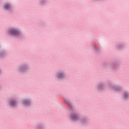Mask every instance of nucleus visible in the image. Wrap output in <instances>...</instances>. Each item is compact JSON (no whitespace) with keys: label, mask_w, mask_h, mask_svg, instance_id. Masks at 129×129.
Wrapping results in <instances>:
<instances>
[{"label":"nucleus","mask_w":129,"mask_h":129,"mask_svg":"<svg viewBox=\"0 0 129 129\" xmlns=\"http://www.w3.org/2000/svg\"><path fill=\"white\" fill-rule=\"evenodd\" d=\"M10 34H11L13 36H17L19 35V32H18V31L16 29H12L10 31Z\"/></svg>","instance_id":"1"},{"label":"nucleus","mask_w":129,"mask_h":129,"mask_svg":"<svg viewBox=\"0 0 129 129\" xmlns=\"http://www.w3.org/2000/svg\"><path fill=\"white\" fill-rule=\"evenodd\" d=\"M72 119L73 120H77L78 119V116L77 115L74 114L72 116Z\"/></svg>","instance_id":"2"},{"label":"nucleus","mask_w":129,"mask_h":129,"mask_svg":"<svg viewBox=\"0 0 129 129\" xmlns=\"http://www.w3.org/2000/svg\"><path fill=\"white\" fill-rule=\"evenodd\" d=\"M11 6H10L9 4H6L5 6V9L6 10H9V9H10Z\"/></svg>","instance_id":"3"},{"label":"nucleus","mask_w":129,"mask_h":129,"mask_svg":"<svg viewBox=\"0 0 129 129\" xmlns=\"http://www.w3.org/2000/svg\"><path fill=\"white\" fill-rule=\"evenodd\" d=\"M11 106H15V105H16V101H13L11 102Z\"/></svg>","instance_id":"4"},{"label":"nucleus","mask_w":129,"mask_h":129,"mask_svg":"<svg viewBox=\"0 0 129 129\" xmlns=\"http://www.w3.org/2000/svg\"><path fill=\"white\" fill-rule=\"evenodd\" d=\"M64 76V75L62 74H59L58 76V78H62Z\"/></svg>","instance_id":"5"},{"label":"nucleus","mask_w":129,"mask_h":129,"mask_svg":"<svg viewBox=\"0 0 129 129\" xmlns=\"http://www.w3.org/2000/svg\"><path fill=\"white\" fill-rule=\"evenodd\" d=\"M68 104H69V105H70V106H71V104L70 103V102L68 103Z\"/></svg>","instance_id":"6"},{"label":"nucleus","mask_w":129,"mask_h":129,"mask_svg":"<svg viewBox=\"0 0 129 129\" xmlns=\"http://www.w3.org/2000/svg\"><path fill=\"white\" fill-rule=\"evenodd\" d=\"M27 103H28V102L27 101L24 102V104H27Z\"/></svg>","instance_id":"7"},{"label":"nucleus","mask_w":129,"mask_h":129,"mask_svg":"<svg viewBox=\"0 0 129 129\" xmlns=\"http://www.w3.org/2000/svg\"><path fill=\"white\" fill-rule=\"evenodd\" d=\"M126 97H127L126 96V95L125 94V95H124V98H126Z\"/></svg>","instance_id":"8"}]
</instances>
